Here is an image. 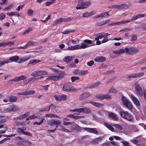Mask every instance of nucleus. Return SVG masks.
<instances>
[{"mask_svg":"<svg viewBox=\"0 0 146 146\" xmlns=\"http://www.w3.org/2000/svg\"><path fill=\"white\" fill-rule=\"evenodd\" d=\"M70 41L72 42L73 44H77L76 41L72 39L66 42V44L68 46H69V43ZM84 42L85 43H82L81 45L77 44L72 46H68L67 49L69 50H74L81 49H84L89 47L88 44H91L92 43V42L91 40L88 39L84 40Z\"/></svg>","mask_w":146,"mask_h":146,"instance_id":"f257e3e1","label":"nucleus"},{"mask_svg":"<svg viewBox=\"0 0 146 146\" xmlns=\"http://www.w3.org/2000/svg\"><path fill=\"white\" fill-rule=\"evenodd\" d=\"M138 52L137 48L133 47L129 48H125L124 49L120 48L118 50H115L113 51V53L115 54H119L124 53H126L129 55H133L136 54Z\"/></svg>","mask_w":146,"mask_h":146,"instance_id":"f03ea898","label":"nucleus"},{"mask_svg":"<svg viewBox=\"0 0 146 146\" xmlns=\"http://www.w3.org/2000/svg\"><path fill=\"white\" fill-rule=\"evenodd\" d=\"M120 115L123 118L129 121H133V117L127 111H121L120 113Z\"/></svg>","mask_w":146,"mask_h":146,"instance_id":"7ed1b4c3","label":"nucleus"},{"mask_svg":"<svg viewBox=\"0 0 146 146\" xmlns=\"http://www.w3.org/2000/svg\"><path fill=\"white\" fill-rule=\"evenodd\" d=\"M91 3L90 1L82 2L78 4L76 6V8L77 9H86L88 7Z\"/></svg>","mask_w":146,"mask_h":146,"instance_id":"20e7f679","label":"nucleus"},{"mask_svg":"<svg viewBox=\"0 0 146 146\" xmlns=\"http://www.w3.org/2000/svg\"><path fill=\"white\" fill-rule=\"evenodd\" d=\"M26 129V128L25 127H22L20 128H17V129L16 131L19 135L24 134L25 135L32 136V133L29 132L25 131Z\"/></svg>","mask_w":146,"mask_h":146,"instance_id":"39448f33","label":"nucleus"},{"mask_svg":"<svg viewBox=\"0 0 146 146\" xmlns=\"http://www.w3.org/2000/svg\"><path fill=\"white\" fill-rule=\"evenodd\" d=\"M121 99L123 104L128 109H132L133 106L132 104L126 97L122 96Z\"/></svg>","mask_w":146,"mask_h":146,"instance_id":"423d86ee","label":"nucleus"},{"mask_svg":"<svg viewBox=\"0 0 146 146\" xmlns=\"http://www.w3.org/2000/svg\"><path fill=\"white\" fill-rule=\"evenodd\" d=\"M63 90L67 92L71 91H75L77 90L76 88H73L72 86L69 84H65L62 88Z\"/></svg>","mask_w":146,"mask_h":146,"instance_id":"0eeeda50","label":"nucleus"},{"mask_svg":"<svg viewBox=\"0 0 146 146\" xmlns=\"http://www.w3.org/2000/svg\"><path fill=\"white\" fill-rule=\"evenodd\" d=\"M47 123L48 125L52 126L55 125H60L61 123V122L58 119H51L47 121Z\"/></svg>","mask_w":146,"mask_h":146,"instance_id":"6e6552de","label":"nucleus"},{"mask_svg":"<svg viewBox=\"0 0 146 146\" xmlns=\"http://www.w3.org/2000/svg\"><path fill=\"white\" fill-rule=\"evenodd\" d=\"M134 87L137 94L141 95H143V91L142 90L141 88L139 85L136 83L134 85Z\"/></svg>","mask_w":146,"mask_h":146,"instance_id":"1a4fd4ad","label":"nucleus"},{"mask_svg":"<svg viewBox=\"0 0 146 146\" xmlns=\"http://www.w3.org/2000/svg\"><path fill=\"white\" fill-rule=\"evenodd\" d=\"M88 72V70H82L80 69H76L73 71V73L75 74L80 75H84Z\"/></svg>","mask_w":146,"mask_h":146,"instance_id":"9d476101","label":"nucleus"},{"mask_svg":"<svg viewBox=\"0 0 146 146\" xmlns=\"http://www.w3.org/2000/svg\"><path fill=\"white\" fill-rule=\"evenodd\" d=\"M61 78L60 75L58 74L56 75H53L50 76L46 80H53L54 81H57L59 79Z\"/></svg>","mask_w":146,"mask_h":146,"instance_id":"9b49d317","label":"nucleus"},{"mask_svg":"<svg viewBox=\"0 0 146 146\" xmlns=\"http://www.w3.org/2000/svg\"><path fill=\"white\" fill-rule=\"evenodd\" d=\"M31 57L30 55H27L25 56L20 58L17 62L19 63H22L29 60Z\"/></svg>","mask_w":146,"mask_h":146,"instance_id":"f8f14e48","label":"nucleus"},{"mask_svg":"<svg viewBox=\"0 0 146 146\" xmlns=\"http://www.w3.org/2000/svg\"><path fill=\"white\" fill-rule=\"evenodd\" d=\"M109 11H108L106 12L102 13L100 15H96L94 17V18L97 19L100 17L103 18L104 17H108L110 16V15L109 14Z\"/></svg>","mask_w":146,"mask_h":146,"instance_id":"ddd939ff","label":"nucleus"},{"mask_svg":"<svg viewBox=\"0 0 146 146\" xmlns=\"http://www.w3.org/2000/svg\"><path fill=\"white\" fill-rule=\"evenodd\" d=\"M130 97L133 102L137 106H139L140 105V103L138 100L133 95H131Z\"/></svg>","mask_w":146,"mask_h":146,"instance_id":"4468645a","label":"nucleus"},{"mask_svg":"<svg viewBox=\"0 0 146 146\" xmlns=\"http://www.w3.org/2000/svg\"><path fill=\"white\" fill-rule=\"evenodd\" d=\"M26 78V77L24 75H21L18 77H16L11 80V81H19L21 80H24Z\"/></svg>","mask_w":146,"mask_h":146,"instance_id":"2eb2a0df","label":"nucleus"},{"mask_svg":"<svg viewBox=\"0 0 146 146\" xmlns=\"http://www.w3.org/2000/svg\"><path fill=\"white\" fill-rule=\"evenodd\" d=\"M145 15L143 14H140L137 15L133 16L131 18V20L134 21L137 20V19H140L145 17Z\"/></svg>","mask_w":146,"mask_h":146,"instance_id":"dca6fc26","label":"nucleus"},{"mask_svg":"<svg viewBox=\"0 0 146 146\" xmlns=\"http://www.w3.org/2000/svg\"><path fill=\"white\" fill-rule=\"evenodd\" d=\"M106 60L105 58L103 56H99L96 57L94 59L95 61L98 62H102Z\"/></svg>","mask_w":146,"mask_h":146,"instance_id":"f3484780","label":"nucleus"},{"mask_svg":"<svg viewBox=\"0 0 146 146\" xmlns=\"http://www.w3.org/2000/svg\"><path fill=\"white\" fill-rule=\"evenodd\" d=\"M19 59V56H14L10 57L9 59V60L13 62H17V61H18Z\"/></svg>","mask_w":146,"mask_h":146,"instance_id":"a211bd4d","label":"nucleus"},{"mask_svg":"<svg viewBox=\"0 0 146 146\" xmlns=\"http://www.w3.org/2000/svg\"><path fill=\"white\" fill-rule=\"evenodd\" d=\"M108 116L115 120H117L118 119L117 116L114 113L110 112L108 114Z\"/></svg>","mask_w":146,"mask_h":146,"instance_id":"6ab92c4d","label":"nucleus"},{"mask_svg":"<svg viewBox=\"0 0 146 146\" xmlns=\"http://www.w3.org/2000/svg\"><path fill=\"white\" fill-rule=\"evenodd\" d=\"M89 103H91L93 106L97 107H102L104 106V104H100L98 103H97L94 102L90 101L89 102Z\"/></svg>","mask_w":146,"mask_h":146,"instance_id":"aec40b11","label":"nucleus"},{"mask_svg":"<svg viewBox=\"0 0 146 146\" xmlns=\"http://www.w3.org/2000/svg\"><path fill=\"white\" fill-rule=\"evenodd\" d=\"M17 99V98L14 96H11L8 97L9 102H16Z\"/></svg>","mask_w":146,"mask_h":146,"instance_id":"412c9836","label":"nucleus"},{"mask_svg":"<svg viewBox=\"0 0 146 146\" xmlns=\"http://www.w3.org/2000/svg\"><path fill=\"white\" fill-rule=\"evenodd\" d=\"M113 126L116 128L119 133L121 132V130L122 129L121 125L118 124H114L113 125Z\"/></svg>","mask_w":146,"mask_h":146,"instance_id":"4be33fe9","label":"nucleus"},{"mask_svg":"<svg viewBox=\"0 0 146 146\" xmlns=\"http://www.w3.org/2000/svg\"><path fill=\"white\" fill-rule=\"evenodd\" d=\"M104 125L111 131H114V129L111 124L105 122L104 123Z\"/></svg>","mask_w":146,"mask_h":146,"instance_id":"5701e85b","label":"nucleus"},{"mask_svg":"<svg viewBox=\"0 0 146 146\" xmlns=\"http://www.w3.org/2000/svg\"><path fill=\"white\" fill-rule=\"evenodd\" d=\"M104 125L111 131H114V129L111 124L105 122L104 123Z\"/></svg>","mask_w":146,"mask_h":146,"instance_id":"b1692460","label":"nucleus"},{"mask_svg":"<svg viewBox=\"0 0 146 146\" xmlns=\"http://www.w3.org/2000/svg\"><path fill=\"white\" fill-rule=\"evenodd\" d=\"M102 138L100 137L96 138L92 141V143L94 144H97L100 142L102 139Z\"/></svg>","mask_w":146,"mask_h":146,"instance_id":"393cba45","label":"nucleus"},{"mask_svg":"<svg viewBox=\"0 0 146 146\" xmlns=\"http://www.w3.org/2000/svg\"><path fill=\"white\" fill-rule=\"evenodd\" d=\"M95 13V12L92 11L90 13L86 12L83 14V17H86L91 16Z\"/></svg>","mask_w":146,"mask_h":146,"instance_id":"a878e982","label":"nucleus"},{"mask_svg":"<svg viewBox=\"0 0 146 146\" xmlns=\"http://www.w3.org/2000/svg\"><path fill=\"white\" fill-rule=\"evenodd\" d=\"M144 74L143 72H140L139 73H136L132 74V78H137L139 77L140 76H143L144 75Z\"/></svg>","mask_w":146,"mask_h":146,"instance_id":"bb28decb","label":"nucleus"},{"mask_svg":"<svg viewBox=\"0 0 146 146\" xmlns=\"http://www.w3.org/2000/svg\"><path fill=\"white\" fill-rule=\"evenodd\" d=\"M10 111H16L18 110V108L14 105H11L9 106Z\"/></svg>","mask_w":146,"mask_h":146,"instance_id":"cd10ccee","label":"nucleus"},{"mask_svg":"<svg viewBox=\"0 0 146 146\" xmlns=\"http://www.w3.org/2000/svg\"><path fill=\"white\" fill-rule=\"evenodd\" d=\"M45 116L50 118L56 117L58 118H60L61 117L57 115L54 114H45Z\"/></svg>","mask_w":146,"mask_h":146,"instance_id":"c85d7f7f","label":"nucleus"},{"mask_svg":"<svg viewBox=\"0 0 146 146\" xmlns=\"http://www.w3.org/2000/svg\"><path fill=\"white\" fill-rule=\"evenodd\" d=\"M31 76H38L40 75L39 70H37L31 73Z\"/></svg>","mask_w":146,"mask_h":146,"instance_id":"c756f323","label":"nucleus"},{"mask_svg":"<svg viewBox=\"0 0 146 146\" xmlns=\"http://www.w3.org/2000/svg\"><path fill=\"white\" fill-rule=\"evenodd\" d=\"M61 129H59V130L61 131H62L65 132L67 133H69L70 132V131H69L67 129H66L62 125H60V124L59 125Z\"/></svg>","mask_w":146,"mask_h":146,"instance_id":"7c9ffc66","label":"nucleus"},{"mask_svg":"<svg viewBox=\"0 0 146 146\" xmlns=\"http://www.w3.org/2000/svg\"><path fill=\"white\" fill-rule=\"evenodd\" d=\"M40 60H32L29 61V64H32L34 65L37 63L40 62Z\"/></svg>","mask_w":146,"mask_h":146,"instance_id":"2f4dec72","label":"nucleus"},{"mask_svg":"<svg viewBox=\"0 0 146 146\" xmlns=\"http://www.w3.org/2000/svg\"><path fill=\"white\" fill-rule=\"evenodd\" d=\"M74 31V30L67 29L64 31L62 32V33L64 34H67Z\"/></svg>","mask_w":146,"mask_h":146,"instance_id":"473e14b6","label":"nucleus"},{"mask_svg":"<svg viewBox=\"0 0 146 146\" xmlns=\"http://www.w3.org/2000/svg\"><path fill=\"white\" fill-rule=\"evenodd\" d=\"M73 58L71 56H68L64 59V61L66 62H69L72 60Z\"/></svg>","mask_w":146,"mask_h":146,"instance_id":"72a5a7b5","label":"nucleus"},{"mask_svg":"<svg viewBox=\"0 0 146 146\" xmlns=\"http://www.w3.org/2000/svg\"><path fill=\"white\" fill-rule=\"evenodd\" d=\"M25 95H31L34 94L35 92L33 90H26L25 91Z\"/></svg>","mask_w":146,"mask_h":146,"instance_id":"f704fd0d","label":"nucleus"},{"mask_svg":"<svg viewBox=\"0 0 146 146\" xmlns=\"http://www.w3.org/2000/svg\"><path fill=\"white\" fill-rule=\"evenodd\" d=\"M83 113H90L91 112V111L90 108L85 107L83 108Z\"/></svg>","mask_w":146,"mask_h":146,"instance_id":"c9c22d12","label":"nucleus"},{"mask_svg":"<svg viewBox=\"0 0 146 146\" xmlns=\"http://www.w3.org/2000/svg\"><path fill=\"white\" fill-rule=\"evenodd\" d=\"M13 5L12 4H10L7 7H5L3 9L4 11H7L9 10L13 7Z\"/></svg>","mask_w":146,"mask_h":146,"instance_id":"e433bc0d","label":"nucleus"},{"mask_svg":"<svg viewBox=\"0 0 146 146\" xmlns=\"http://www.w3.org/2000/svg\"><path fill=\"white\" fill-rule=\"evenodd\" d=\"M41 120L39 122H37L36 121H35L33 123V125H39L41 124L43 122V121L45 120V119L43 118H41Z\"/></svg>","mask_w":146,"mask_h":146,"instance_id":"4c0bfd02","label":"nucleus"},{"mask_svg":"<svg viewBox=\"0 0 146 146\" xmlns=\"http://www.w3.org/2000/svg\"><path fill=\"white\" fill-rule=\"evenodd\" d=\"M89 132L95 134H97L98 133V131H97L96 129L95 128H90Z\"/></svg>","mask_w":146,"mask_h":146,"instance_id":"58836bf2","label":"nucleus"},{"mask_svg":"<svg viewBox=\"0 0 146 146\" xmlns=\"http://www.w3.org/2000/svg\"><path fill=\"white\" fill-rule=\"evenodd\" d=\"M83 110H84L83 108L77 109H76V112H77V113H76V114H77V115H79L81 113H83Z\"/></svg>","mask_w":146,"mask_h":146,"instance_id":"ea45409f","label":"nucleus"},{"mask_svg":"<svg viewBox=\"0 0 146 146\" xmlns=\"http://www.w3.org/2000/svg\"><path fill=\"white\" fill-rule=\"evenodd\" d=\"M129 6L127 4H125L121 5V9L128 8Z\"/></svg>","mask_w":146,"mask_h":146,"instance_id":"a19ab883","label":"nucleus"},{"mask_svg":"<svg viewBox=\"0 0 146 146\" xmlns=\"http://www.w3.org/2000/svg\"><path fill=\"white\" fill-rule=\"evenodd\" d=\"M50 108H51V110H55L56 111L57 110V107L53 104L50 105Z\"/></svg>","mask_w":146,"mask_h":146,"instance_id":"79ce46f5","label":"nucleus"},{"mask_svg":"<svg viewBox=\"0 0 146 146\" xmlns=\"http://www.w3.org/2000/svg\"><path fill=\"white\" fill-rule=\"evenodd\" d=\"M6 121V119L3 118V116H0V124L3 123Z\"/></svg>","mask_w":146,"mask_h":146,"instance_id":"37998d69","label":"nucleus"},{"mask_svg":"<svg viewBox=\"0 0 146 146\" xmlns=\"http://www.w3.org/2000/svg\"><path fill=\"white\" fill-rule=\"evenodd\" d=\"M9 62V61L8 60L1 61H0V66L4 65L6 63H8Z\"/></svg>","mask_w":146,"mask_h":146,"instance_id":"c03bdc74","label":"nucleus"},{"mask_svg":"<svg viewBox=\"0 0 146 146\" xmlns=\"http://www.w3.org/2000/svg\"><path fill=\"white\" fill-rule=\"evenodd\" d=\"M27 13L29 16H31L33 14V11L32 9H30L28 10Z\"/></svg>","mask_w":146,"mask_h":146,"instance_id":"a18cd8bd","label":"nucleus"},{"mask_svg":"<svg viewBox=\"0 0 146 146\" xmlns=\"http://www.w3.org/2000/svg\"><path fill=\"white\" fill-rule=\"evenodd\" d=\"M67 96L66 95L60 96V101H64L66 99Z\"/></svg>","mask_w":146,"mask_h":146,"instance_id":"49530a36","label":"nucleus"},{"mask_svg":"<svg viewBox=\"0 0 146 146\" xmlns=\"http://www.w3.org/2000/svg\"><path fill=\"white\" fill-rule=\"evenodd\" d=\"M109 91L110 92L115 93L117 92V90L115 88H111L109 90Z\"/></svg>","mask_w":146,"mask_h":146,"instance_id":"de8ad7c7","label":"nucleus"},{"mask_svg":"<svg viewBox=\"0 0 146 146\" xmlns=\"http://www.w3.org/2000/svg\"><path fill=\"white\" fill-rule=\"evenodd\" d=\"M34 44V42L32 41L29 42L25 46V48H27L31 45Z\"/></svg>","mask_w":146,"mask_h":146,"instance_id":"09e8293b","label":"nucleus"},{"mask_svg":"<svg viewBox=\"0 0 146 146\" xmlns=\"http://www.w3.org/2000/svg\"><path fill=\"white\" fill-rule=\"evenodd\" d=\"M122 25V21H118L114 23H110V25Z\"/></svg>","mask_w":146,"mask_h":146,"instance_id":"8fccbe9b","label":"nucleus"},{"mask_svg":"<svg viewBox=\"0 0 146 146\" xmlns=\"http://www.w3.org/2000/svg\"><path fill=\"white\" fill-rule=\"evenodd\" d=\"M40 75H46L48 74L47 72L44 70H39Z\"/></svg>","mask_w":146,"mask_h":146,"instance_id":"3c124183","label":"nucleus"},{"mask_svg":"<svg viewBox=\"0 0 146 146\" xmlns=\"http://www.w3.org/2000/svg\"><path fill=\"white\" fill-rule=\"evenodd\" d=\"M132 29L130 27H128V28H125L124 29H123L119 31L120 32H121L122 31H124L125 32H127L128 31H131L132 30Z\"/></svg>","mask_w":146,"mask_h":146,"instance_id":"603ef678","label":"nucleus"},{"mask_svg":"<svg viewBox=\"0 0 146 146\" xmlns=\"http://www.w3.org/2000/svg\"><path fill=\"white\" fill-rule=\"evenodd\" d=\"M96 97L100 100L104 99V94L97 95L96 96Z\"/></svg>","mask_w":146,"mask_h":146,"instance_id":"864d4df0","label":"nucleus"},{"mask_svg":"<svg viewBox=\"0 0 146 146\" xmlns=\"http://www.w3.org/2000/svg\"><path fill=\"white\" fill-rule=\"evenodd\" d=\"M29 112H27L26 113L23 114L20 116L21 118H23L26 117L29 115Z\"/></svg>","mask_w":146,"mask_h":146,"instance_id":"5fc2aeb1","label":"nucleus"},{"mask_svg":"<svg viewBox=\"0 0 146 146\" xmlns=\"http://www.w3.org/2000/svg\"><path fill=\"white\" fill-rule=\"evenodd\" d=\"M32 28L31 27H29L28 28L25 32L23 33V35L26 34L28 33L30 31H32Z\"/></svg>","mask_w":146,"mask_h":146,"instance_id":"6e6d98bb","label":"nucleus"},{"mask_svg":"<svg viewBox=\"0 0 146 146\" xmlns=\"http://www.w3.org/2000/svg\"><path fill=\"white\" fill-rule=\"evenodd\" d=\"M71 79L72 82H74L76 80L79 79V78L76 76H72L71 78Z\"/></svg>","mask_w":146,"mask_h":146,"instance_id":"4d7b16f0","label":"nucleus"},{"mask_svg":"<svg viewBox=\"0 0 146 146\" xmlns=\"http://www.w3.org/2000/svg\"><path fill=\"white\" fill-rule=\"evenodd\" d=\"M84 116H76L75 115H73V118L77 119H80V118H82L83 117H84Z\"/></svg>","mask_w":146,"mask_h":146,"instance_id":"13d9d810","label":"nucleus"},{"mask_svg":"<svg viewBox=\"0 0 146 146\" xmlns=\"http://www.w3.org/2000/svg\"><path fill=\"white\" fill-rule=\"evenodd\" d=\"M63 18H62L57 20L55 22L56 24H60L62 22H63Z\"/></svg>","mask_w":146,"mask_h":146,"instance_id":"bf43d9fd","label":"nucleus"},{"mask_svg":"<svg viewBox=\"0 0 146 146\" xmlns=\"http://www.w3.org/2000/svg\"><path fill=\"white\" fill-rule=\"evenodd\" d=\"M63 22H67L69 21H70L71 20V18L70 17H68L66 18H63Z\"/></svg>","mask_w":146,"mask_h":146,"instance_id":"052dcab7","label":"nucleus"},{"mask_svg":"<svg viewBox=\"0 0 146 146\" xmlns=\"http://www.w3.org/2000/svg\"><path fill=\"white\" fill-rule=\"evenodd\" d=\"M113 8H115L119 9H121V5H115L112 6Z\"/></svg>","mask_w":146,"mask_h":146,"instance_id":"680f3d73","label":"nucleus"},{"mask_svg":"<svg viewBox=\"0 0 146 146\" xmlns=\"http://www.w3.org/2000/svg\"><path fill=\"white\" fill-rule=\"evenodd\" d=\"M54 97L56 101H60V95H55Z\"/></svg>","mask_w":146,"mask_h":146,"instance_id":"e2e57ef3","label":"nucleus"},{"mask_svg":"<svg viewBox=\"0 0 146 146\" xmlns=\"http://www.w3.org/2000/svg\"><path fill=\"white\" fill-rule=\"evenodd\" d=\"M16 13H17V12H11L9 13H7V14L8 15H9L10 17H11L12 16L16 15Z\"/></svg>","mask_w":146,"mask_h":146,"instance_id":"0e129e2a","label":"nucleus"},{"mask_svg":"<svg viewBox=\"0 0 146 146\" xmlns=\"http://www.w3.org/2000/svg\"><path fill=\"white\" fill-rule=\"evenodd\" d=\"M73 126L75 127V129H76V130L77 131L80 130V127L76 124H74Z\"/></svg>","mask_w":146,"mask_h":146,"instance_id":"69168bd1","label":"nucleus"},{"mask_svg":"<svg viewBox=\"0 0 146 146\" xmlns=\"http://www.w3.org/2000/svg\"><path fill=\"white\" fill-rule=\"evenodd\" d=\"M79 100H81L86 99V97H85V96L84 94H83L81 95H80L79 97Z\"/></svg>","mask_w":146,"mask_h":146,"instance_id":"338daca9","label":"nucleus"},{"mask_svg":"<svg viewBox=\"0 0 146 146\" xmlns=\"http://www.w3.org/2000/svg\"><path fill=\"white\" fill-rule=\"evenodd\" d=\"M121 142L125 146H129V143L127 141H121Z\"/></svg>","mask_w":146,"mask_h":146,"instance_id":"774afa93","label":"nucleus"}]
</instances>
